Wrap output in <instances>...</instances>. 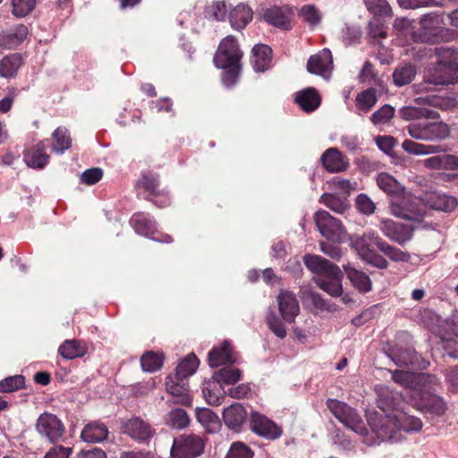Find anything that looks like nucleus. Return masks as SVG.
I'll use <instances>...</instances> for the list:
<instances>
[{
	"instance_id": "1",
	"label": "nucleus",
	"mask_w": 458,
	"mask_h": 458,
	"mask_svg": "<svg viewBox=\"0 0 458 458\" xmlns=\"http://www.w3.org/2000/svg\"><path fill=\"white\" fill-rule=\"evenodd\" d=\"M305 266L314 274L315 284L324 292L333 297L343 293V273L341 269L331 261L318 256L308 254L303 259Z\"/></svg>"
},
{
	"instance_id": "2",
	"label": "nucleus",
	"mask_w": 458,
	"mask_h": 458,
	"mask_svg": "<svg viewBox=\"0 0 458 458\" xmlns=\"http://www.w3.org/2000/svg\"><path fill=\"white\" fill-rule=\"evenodd\" d=\"M416 106H403L399 109V116L405 121L437 119L439 113L428 108L432 106L440 110H449L455 107L458 101L452 96L426 95L414 98Z\"/></svg>"
},
{
	"instance_id": "3",
	"label": "nucleus",
	"mask_w": 458,
	"mask_h": 458,
	"mask_svg": "<svg viewBox=\"0 0 458 458\" xmlns=\"http://www.w3.org/2000/svg\"><path fill=\"white\" fill-rule=\"evenodd\" d=\"M242 55L234 37L227 36L220 42L214 56V63L217 68L225 70L223 81L226 86H232L237 81Z\"/></svg>"
},
{
	"instance_id": "4",
	"label": "nucleus",
	"mask_w": 458,
	"mask_h": 458,
	"mask_svg": "<svg viewBox=\"0 0 458 458\" xmlns=\"http://www.w3.org/2000/svg\"><path fill=\"white\" fill-rule=\"evenodd\" d=\"M418 24L419 28H414L411 34L414 42L437 44L446 40L449 36L443 13H428L419 19Z\"/></svg>"
},
{
	"instance_id": "5",
	"label": "nucleus",
	"mask_w": 458,
	"mask_h": 458,
	"mask_svg": "<svg viewBox=\"0 0 458 458\" xmlns=\"http://www.w3.org/2000/svg\"><path fill=\"white\" fill-rule=\"evenodd\" d=\"M383 239L373 230L365 232L362 235H353L351 239V245L357 251L359 257L372 266L385 269L388 267L387 260L374 250L381 247Z\"/></svg>"
},
{
	"instance_id": "6",
	"label": "nucleus",
	"mask_w": 458,
	"mask_h": 458,
	"mask_svg": "<svg viewBox=\"0 0 458 458\" xmlns=\"http://www.w3.org/2000/svg\"><path fill=\"white\" fill-rule=\"evenodd\" d=\"M389 208L392 215L408 221L420 222L425 214L420 201L404 190L400 195L390 199Z\"/></svg>"
},
{
	"instance_id": "7",
	"label": "nucleus",
	"mask_w": 458,
	"mask_h": 458,
	"mask_svg": "<svg viewBox=\"0 0 458 458\" xmlns=\"http://www.w3.org/2000/svg\"><path fill=\"white\" fill-rule=\"evenodd\" d=\"M327 407L345 428L360 436L367 434V428L361 417L355 409L346 403L336 399H328L327 401Z\"/></svg>"
},
{
	"instance_id": "8",
	"label": "nucleus",
	"mask_w": 458,
	"mask_h": 458,
	"mask_svg": "<svg viewBox=\"0 0 458 458\" xmlns=\"http://www.w3.org/2000/svg\"><path fill=\"white\" fill-rule=\"evenodd\" d=\"M408 134L422 141H440L450 135V127L442 121L411 123L406 127Z\"/></svg>"
},
{
	"instance_id": "9",
	"label": "nucleus",
	"mask_w": 458,
	"mask_h": 458,
	"mask_svg": "<svg viewBox=\"0 0 458 458\" xmlns=\"http://www.w3.org/2000/svg\"><path fill=\"white\" fill-rule=\"evenodd\" d=\"M456 72L457 71L452 68L436 63L427 69L423 81L415 85L416 91L418 93L429 92L432 90V86L455 83L457 81Z\"/></svg>"
},
{
	"instance_id": "10",
	"label": "nucleus",
	"mask_w": 458,
	"mask_h": 458,
	"mask_svg": "<svg viewBox=\"0 0 458 458\" xmlns=\"http://www.w3.org/2000/svg\"><path fill=\"white\" fill-rule=\"evenodd\" d=\"M202 437L196 434H182L175 437L171 447L172 458H196L204 452Z\"/></svg>"
},
{
	"instance_id": "11",
	"label": "nucleus",
	"mask_w": 458,
	"mask_h": 458,
	"mask_svg": "<svg viewBox=\"0 0 458 458\" xmlns=\"http://www.w3.org/2000/svg\"><path fill=\"white\" fill-rule=\"evenodd\" d=\"M367 419L371 430L380 441L395 439V434L400 430L397 415L373 411L368 414Z\"/></svg>"
},
{
	"instance_id": "12",
	"label": "nucleus",
	"mask_w": 458,
	"mask_h": 458,
	"mask_svg": "<svg viewBox=\"0 0 458 458\" xmlns=\"http://www.w3.org/2000/svg\"><path fill=\"white\" fill-rule=\"evenodd\" d=\"M35 428L41 438L51 444L60 441L65 433L64 422L55 414L50 412H43L38 416Z\"/></svg>"
},
{
	"instance_id": "13",
	"label": "nucleus",
	"mask_w": 458,
	"mask_h": 458,
	"mask_svg": "<svg viewBox=\"0 0 458 458\" xmlns=\"http://www.w3.org/2000/svg\"><path fill=\"white\" fill-rule=\"evenodd\" d=\"M314 219L321 235L328 240L339 242L345 234L342 222L325 210L317 211Z\"/></svg>"
},
{
	"instance_id": "14",
	"label": "nucleus",
	"mask_w": 458,
	"mask_h": 458,
	"mask_svg": "<svg viewBox=\"0 0 458 458\" xmlns=\"http://www.w3.org/2000/svg\"><path fill=\"white\" fill-rule=\"evenodd\" d=\"M250 424L255 434L267 440L277 439L283 433L282 428L273 420L257 411L251 413Z\"/></svg>"
},
{
	"instance_id": "15",
	"label": "nucleus",
	"mask_w": 458,
	"mask_h": 458,
	"mask_svg": "<svg viewBox=\"0 0 458 458\" xmlns=\"http://www.w3.org/2000/svg\"><path fill=\"white\" fill-rule=\"evenodd\" d=\"M379 229L386 237L400 245H404L412 238V230L409 226L391 219H381Z\"/></svg>"
},
{
	"instance_id": "16",
	"label": "nucleus",
	"mask_w": 458,
	"mask_h": 458,
	"mask_svg": "<svg viewBox=\"0 0 458 458\" xmlns=\"http://www.w3.org/2000/svg\"><path fill=\"white\" fill-rule=\"evenodd\" d=\"M122 429L124 434L138 442H145L150 439L155 434V429L149 423L140 417H133L124 420L122 424Z\"/></svg>"
},
{
	"instance_id": "17",
	"label": "nucleus",
	"mask_w": 458,
	"mask_h": 458,
	"mask_svg": "<svg viewBox=\"0 0 458 458\" xmlns=\"http://www.w3.org/2000/svg\"><path fill=\"white\" fill-rule=\"evenodd\" d=\"M165 390L172 395V399H168L166 403H178L185 406L191 404V395L190 394L187 384L183 379H178L175 377L168 376L165 381Z\"/></svg>"
},
{
	"instance_id": "18",
	"label": "nucleus",
	"mask_w": 458,
	"mask_h": 458,
	"mask_svg": "<svg viewBox=\"0 0 458 458\" xmlns=\"http://www.w3.org/2000/svg\"><path fill=\"white\" fill-rule=\"evenodd\" d=\"M307 70L309 72L322 76L328 79L333 70V57L328 48L310 57L307 63Z\"/></svg>"
},
{
	"instance_id": "19",
	"label": "nucleus",
	"mask_w": 458,
	"mask_h": 458,
	"mask_svg": "<svg viewBox=\"0 0 458 458\" xmlns=\"http://www.w3.org/2000/svg\"><path fill=\"white\" fill-rule=\"evenodd\" d=\"M279 312L287 323H293L300 312L295 294L288 290H281L276 297Z\"/></svg>"
},
{
	"instance_id": "20",
	"label": "nucleus",
	"mask_w": 458,
	"mask_h": 458,
	"mask_svg": "<svg viewBox=\"0 0 458 458\" xmlns=\"http://www.w3.org/2000/svg\"><path fill=\"white\" fill-rule=\"evenodd\" d=\"M390 357L399 367L411 366L413 368L426 369L428 364L411 349L395 348L391 351Z\"/></svg>"
},
{
	"instance_id": "21",
	"label": "nucleus",
	"mask_w": 458,
	"mask_h": 458,
	"mask_svg": "<svg viewBox=\"0 0 458 458\" xmlns=\"http://www.w3.org/2000/svg\"><path fill=\"white\" fill-rule=\"evenodd\" d=\"M418 409L421 411L429 412L437 416H442L446 411V404L438 395L430 392L418 393Z\"/></svg>"
},
{
	"instance_id": "22",
	"label": "nucleus",
	"mask_w": 458,
	"mask_h": 458,
	"mask_svg": "<svg viewBox=\"0 0 458 458\" xmlns=\"http://www.w3.org/2000/svg\"><path fill=\"white\" fill-rule=\"evenodd\" d=\"M208 364L212 368L236 362V357L228 341L212 348L208 352Z\"/></svg>"
},
{
	"instance_id": "23",
	"label": "nucleus",
	"mask_w": 458,
	"mask_h": 458,
	"mask_svg": "<svg viewBox=\"0 0 458 458\" xmlns=\"http://www.w3.org/2000/svg\"><path fill=\"white\" fill-rule=\"evenodd\" d=\"M322 165L329 173L344 171L349 166V160L337 148H327L320 157Z\"/></svg>"
},
{
	"instance_id": "24",
	"label": "nucleus",
	"mask_w": 458,
	"mask_h": 458,
	"mask_svg": "<svg viewBox=\"0 0 458 458\" xmlns=\"http://www.w3.org/2000/svg\"><path fill=\"white\" fill-rule=\"evenodd\" d=\"M376 390L377 393V406L383 411L395 410L401 405L403 395L400 393L383 385L377 386Z\"/></svg>"
},
{
	"instance_id": "25",
	"label": "nucleus",
	"mask_w": 458,
	"mask_h": 458,
	"mask_svg": "<svg viewBox=\"0 0 458 458\" xmlns=\"http://www.w3.org/2000/svg\"><path fill=\"white\" fill-rule=\"evenodd\" d=\"M45 141H40L24 152L23 159L26 165L34 169L44 168L49 161V156L46 153Z\"/></svg>"
},
{
	"instance_id": "26",
	"label": "nucleus",
	"mask_w": 458,
	"mask_h": 458,
	"mask_svg": "<svg viewBox=\"0 0 458 458\" xmlns=\"http://www.w3.org/2000/svg\"><path fill=\"white\" fill-rule=\"evenodd\" d=\"M109 431L105 423L96 420L86 424L81 430V437L88 443H100L107 439Z\"/></svg>"
},
{
	"instance_id": "27",
	"label": "nucleus",
	"mask_w": 458,
	"mask_h": 458,
	"mask_svg": "<svg viewBox=\"0 0 458 458\" xmlns=\"http://www.w3.org/2000/svg\"><path fill=\"white\" fill-rule=\"evenodd\" d=\"M247 412L244 407L239 403L233 404L224 410L223 420L231 429L240 430L246 420Z\"/></svg>"
},
{
	"instance_id": "28",
	"label": "nucleus",
	"mask_w": 458,
	"mask_h": 458,
	"mask_svg": "<svg viewBox=\"0 0 458 458\" xmlns=\"http://www.w3.org/2000/svg\"><path fill=\"white\" fill-rule=\"evenodd\" d=\"M295 102L302 111L310 113L319 106L321 98L314 88H307L296 93Z\"/></svg>"
},
{
	"instance_id": "29",
	"label": "nucleus",
	"mask_w": 458,
	"mask_h": 458,
	"mask_svg": "<svg viewBox=\"0 0 458 458\" xmlns=\"http://www.w3.org/2000/svg\"><path fill=\"white\" fill-rule=\"evenodd\" d=\"M432 377L423 374H415L404 370H394L392 372V379L400 386L408 389H417L420 384L426 381L427 378Z\"/></svg>"
},
{
	"instance_id": "30",
	"label": "nucleus",
	"mask_w": 458,
	"mask_h": 458,
	"mask_svg": "<svg viewBox=\"0 0 458 458\" xmlns=\"http://www.w3.org/2000/svg\"><path fill=\"white\" fill-rule=\"evenodd\" d=\"M271 58L272 49L268 46L256 45L252 48L250 64L256 72H264L268 68Z\"/></svg>"
},
{
	"instance_id": "31",
	"label": "nucleus",
	"mask_w": 458,
	"mask_h": 458,
	"mask_svg": "<svg viewBox=\"0 0 458 458\" xmlns=\"http://www.w3.org/2000/svg\"><path fill=\"white\" fill-rule=\"evenodd\" d=\"M402 148L405 152L416 156H426L447 151V148L442 145H426L411 140H404L402 143Z\"/></svg>"
},
{
	"instance_id": "32",
	"label": "nucleus",
	"mask_w": 458,
	"mask_h": 458,
	"mask_svg": "<svg viewBox=\"0 0 458 458\" xmlns=\"http://www.w3.org/2000/svg\"><path fill=\"white\" fill-rule=\"evenodd\" d=\"M291 17L292 13L289 10L276 6L267 9L264 13V19L267 22L284 30L289 29Z\"/></svg>"
},
{
	"instance_id": "33",
	"label": "nucleus",
	"mask_w": 458,
	"mask_h": 458,
	"mask_svg": "<svg viewBox=\"0 0 458 458\" xmlns=\"http://www.w3.org/2000/svg\"><path fill=\"white\" fill-rule=\"evenodd\" d=\"M27 35L28 28L21 24L7 32L0 34V47L14 48L25 39Z\"/></svg>"
},
{
	"instance_id": "34",
	"label": "nucleus",
	"mask_w": 458,
	"mask_h": 458,
	"mask_svg": "<svg viewBox=\"0 0 458 458\" xmlns=\"http://www.w3.org/2000/svg\"><path fill=\"white\" fill-rule=\"evenodd\" d=\"M422 163L426 168L432 170L458 168V157L450 154L433 156L424 159Z\"/></svg>"
},
{
	"instance_id": "35",
	"label": "nucleus",
	"mask_w": 458,
	"mask_h": 458,
	"mask_svg": "<svg viewBox=\"0 0 458 458\" xmlns=\"http://www.w3.org/2000/svg\"><path fill=\"white\" fill-rule=\"evenodd\" d=\"M344 268L352 286L360 293H368L371 290L372 282L366 273L349 266H344Z\"/></svg>"
},
{
	"instance_id": "36",
	"label": "nucleus",
	"mask_w": 458,
	"mask_h": 458,
	"mask_svg": "<svg viewBox=\"0 0 458 458\" xmlns=\"http://www.w3.org/2000/svg\"><path fill=\"white\" fill-rule=\"evenodd\" d=\"M229 20L234 30H242L252 20V11L245 4H238L230 12Z\"/></svg>"
},
{
	"instance_id": "37",
	"label": "nucleus",
	"mask_w": 458,
	"mask_h": 458,
	"mask_svg": "<svg viewBox=\"0 0 458 458\" xmlns=\"http://www.w3.org/2000/svg\"><path fill=\"white\" fill-rule=\"evenodd\" d=\"M21 65L22 58L19 54L8 55L0 61V76L6 79L13 78Z\"/></svg>"
},
{
	"instance_id": "38",
	"label": "nucleus",
	"mask_w": 458,
	"mask_h": 458,
	"mask_svg": "<svg viewBox=\"0 0 458 458\" xmlns=\"http://www.w3.org/2000/svg\"><path fill=\"white\" fill-rule=\"evenodd\" d=\"M59 354L66 360L82 357L87 352L86 345L77 340H65L58 349Z\"/></svg>"
},
{
	"instance_id": "39",
	"label": "nucleus",
	"mask_w": 458,
	"mask_h": 458,
	"mask_svg": "<svg viewBox=\"0 0 458 458\" xmlns=\"http://www.w3.org/2000/svg\"><path fill=\"white\" fill-rule=\"evenodd\" d=\"M377 186L385 191L391 199L400 195L403 188L402 185L390 174L382 173L377 177Z\"/></svg>"
},
{
	"instance_id": "40",
	"label": "nucleus",
	"mask_w": 458,
	"mask_h": 458,
	"mask_svg": "<svg viewBox=\"0 0 458 458\" xmlns=\"http://www.w3.org/2000/svg\"><path fill=\"white\" fill-rule=\"evenodd\" d=\"M131 224L137 233L147 237H150L156 232V222L141 213L134 214Z\"/></svg>"
},
{
	"instance_id": "41",
	"label": "nucleus",
	"mask_w": 458,
	"mask_h": 458,
	"mask_svg": "<svg viewBox=\"0 0 458 458\" xmlns=\"http://www.w3.org/2000/svg\"><path fill=\"white\" fill-rule=\"evenodd\" d=\"M417 74L416 67L411 64L397 66L393 72L394 85L403 87L411 83Z\"/></svg>"
},
{
	"instance_id": "42",
	"label": "nucleus",
	"mask_w": 458,
	"mask_h": 458,
	"mask_svg": "<svg viewBox=\"0 0 458 458\" xmlns=\"http://www.w3.org/2000/svg\"><path fill=\"white\" fill-rule=\"evenodd\" d=\"M241 375L242 372L237 368L224 367L213 374L212 379L218 385H233L240 380Z\"/></svg>"
},
{
	"instance_id": "43",
	"label": "nucleus",
	"mask_w": 458,
	"mask_h": 458,
	"mask_svg": "<svg viewBox=\"0 0 458 458\" xmlns=\"http://www.w3.org/2000/svg\"><path fill=\"white\" fill-rule=\"evenodd\" d=\"M302 298L305 301H310L318 310L331 312L336 310V306L335 304L330 303L327 300L324 299L320 293L312 290H305L302 293Z\"/></svg>"
},
{
	"instance_id": "44",
	"label": "nucleus",
	"mask_w": 458,
	"mask_h": 458,
	"mask_svg": "<svg viewBox=\"0 0 458 458\" xmlns=\"http://www.w3.org/2000/svg\"><path fill=\"white\" fill-rule=\"evenodd\" d=\"M435 53L438 58L437 64L458 72V51L445 47H439L435 48Z\"/></svg>"
},
{
	"instance_id": "45",
	"label": "nucleus",
	"mask_w": 458,
	"mask_h": 458,
	"mask_svg": "<svg viewBox=\"0 0 458 458\" xmlns=\"http://www.w3.org/2000/svg\"><path fill=\"white\" fill-rule=\"evenodd\" d=\"M199 360L194 354L188 355L175 369L174 377L178 379H184L195 373L199 367Z\"/></svg>"
},
{
	"instance_id": "46",
	"label": "nucleus",
	"mask_w": 458,
	"mask_h": 458,
	"mask_svg": "<svg viewBox=\"0 0 458 458\" xmlns=\"http://www.w3.org/2000/svg\"><path fill=\"white\" fill-rule=\"evenodd\" d=\"M319 201L329 209L338 214H344L350 208V204L347 199H343L330 193H324L320 197Z\"/></svg>"
},
{
	"instance_id": "47",
	"label": "nucleus",
	"mask_w": 458,
	"mask_h": 458,
	"mask_svg": "<svg viewBox=\"0 0 458 458\" xmlns=\"http://www.w3.org/2000/svg\"><path fill=\"white\" fill-rule=\"evenodd\" d=\"M377 90L368 89L356 97V107L360 113H368L377 103Z\"/></svg>"
},
{
	"instance_id": "48",
	"label": "nucleus",
	"mask_w": 458,
	"mask_h": 458,
	"mask_svg": "<svg viewBox=\"0 0 458 458\" xmlns=\"http://www.w3.org/2000/svg\"><path fill=\"white\" fill-rule=\"evenodd\" d=\"M165 423L173 428L182 429L190 423L187 412L182 409H174L165 416Z\"/></svg>"
},
{
	"instance_id": "49",
	"label": "nucleus",
	"mask_w": 458,
	"mask_h": 458,
	"mask_svg": "<svg viewBox=\"0 0 458 458\" xmlns=\"http://www.w3.org/2000/svg\"><path fill=\"white\" fill-rule=\"evenodd\" d=\"M202 392L207 402L211 405H219L222 400V393L217 383L214 379L206 380L202 386Z\"/></svg>"
},
{
	"instance_id": "50",
	"label": "nucleus",
	"mask_w": 458,
	"mask_h": 458,
	"mask_svg": "<svg viewBox=\"0 0 458 458\" xmlns=\"http://www.w3.org/2000/svg\"><path fill=\"white\" fill-rule=\"evenodd\" d=\"M196 416L199 422L209 432H216L220 428L218 417L209 409L198 410Z\"/></svg>"
},
{
	"instance_id": "51",
	"label": "nucleus",
	"mask_w": 458,
	"mask_h": 458,
	"mask_svg": "<svg viewBox=\"0 0 458 458\" xmlns=\"http://www.w3.org/2000/svg\"><path fill=\"white\" fill-rule=\"evenodd\" d=\"M164 356L152 351L147 352L141 356V368L146 372H154L158 370L163 365Z\"/></svg>"
},
{
	"instance_id": "52",
	"label": "nucleus",
	"mask_w": 458,
	"mask_h": 458,
	"mask_svg": "<svg viewBox=\"0 0 458 458\" xmlns=\"http://www.w3.org/2000/svg\"><path fill=\"white\" fill-rule=\"evenodd\" d=\"M55 143L52 145V150L57 154L64 153L71 147V138L67 134V130L64 127H58L52 134Z\"/></svg>"
},
{
	"instance_id": "53",
	"label": "nucleus",
	"mask_w": 458,
	"mask_h": 458,
	"mask_svg": "<svg viewBox=\"0 0 458 458\" xmlns=\"http://www.w3.org/2000/svg\"><path fill=\"white\" fill-rule=\"evenodd\" d=\"M379 250L394 262H409L411 259L410 253L388 244L384 240Z\"/></svg>"
},
{
	"instance_id": "54",
	"label": "nucleus",
	"mask_w": 458,
	"mask_h": 458,
	"mask_svg": "<svg viewBox=\"0 0 458 458\" xmlns=\"http://www.w3.org/2000/svg\"><path fill=\"white\" fill-rule=\"evenodd\" d=\"M399 429L406 432L419 431L422 428L421 420L414 416L408 415L405 412H400L397 415Z\"/></svg>"
},
{
	"instance_id": "55",
	"label": "nucleus",
	"mask_w": 458,
	"mask_h": 458,
	"mask_svg": "<svg viewBox=\"0 0 458 458\" xmlns=\"http://www.w3.org/2000/svg\"><path fill=\"white\" fill-rule=\"evenodd\" d=\"M25 377L22 375L7 377L0 381V393H12L23 388Z\"/></svg>"
},
{
	"instance_id": "56",
	"label": "nucleus",
	"mask_w": 458,
	"mask_h": 458,
	"mask_svg": "<svg viewBox=\"0 0 458 458\" xmlns=\"http://www.w3.org/2000/svg\"><path fill=\"white\" fill-rule=\"evenodd\" d=\"M369 13L377 16H392V9L386 0H364Z\"/></svg>"
},
{
	"instance_id": "57",
	"label": "nucleus",
	"mask_w": 458,
	"mask_h": 458,
	"mask_svg": "<svg viewBox=\"0 0 458 458\" xmlns=\"http://www.w3.org/2000/svg\"><path fill=\"white\" fill-rule=\"evenodd\" d=\"M254 452L243 442H233L225 458H253Z\"/></svg>"
},
{
	"instance_id": "58",
	"label": "nucleus",
	"mask_w": 458,
	"mask_h": 458,
	"mask_svg": "<svg viewBox=\"0 0 458 458\" xmlns=\"http://www.w3.org/2000/svg\"><path fill=\"white\" fill-rule=\"evenodd\" d=\"M266 322L268 328L280 339H284L287 333L282 320L276 315V313L269 310L266 317Z\"/></svg>"
},
{
	"instance_id": "59",
	"label": "nucleus",
	"mask_w": 458,
	"mask_h": 458,
	"mask_svg": "<svg viewBox=\"0 0 458 458\" xmlns=\"http://www.w3.org/2000/svg\"><path fill=\"white\" fill-rule=\"evenodd\" d=\"M355 207L360 213L365 216H370L375 213L376 204L365 193H360L355 199Z\"/></svg>"
},
{
	"instance_id": "60",
	"label": "nucleus",
	"mask_w": 458,
	"mask_h": 458,
	"mask_svg": "<svg viewBox=\"0 0 458 458\" xmlns=\"http://www.w3.org/2000/svg\"><path fill=\"white\" fill-rule=\"evenodd\" d=\"M36 0H12V13L16 17H25L34 8Z\"/></svg>"
},
{
	"instance_id": "61",
	"label": "nucleus",
	"mask_w": 458,
	"mask_h": 458,
	"mask_svg": "<svg viewBox=\"0 0 458 458\" xmlns=\"http://www.w3.org/2000/svg\"><path fill=\"white\" fill-rule=\"evenodd\" d=\"M227 8L225 2H214L208 5L205 10V16L216 21H224L226 15Z\"/></svg>"
},
{
	"instance_id": "62",
	"label": "nucleus",
	"mask_w": 458,
	"mask_h": 458,
	"mask_svg": "<svg viewBox=\"0 0 458 458\" xmlns=\"http://www.w3.org/2000/svg\"><path fill=\"white\" fill-rule=\"evenodd\" d=\"M394 114V107L385 105L372 114L370 120L375 125L385 124L393 118Z\"/></svg>"
},
{
	"instance_id": "63",
	"label": "nucleus",
	"mask_w": 458,
	"mask_h": 458,
	"mask_svg": "<svg viewBox=\"0 0 458 458\" xmlns=\"http://www.w3.org/2000/svg\"><path fill=\"white\" fill-rule=\"evenodd\" d=\"M301 16L310 25H317L320 22L321 16L314 5H304L300 10Z\"/></svg>"
},
{
	"instance_id": "64",
	"label": "nucleus",
	"mask_w": 458,
	"mask_h": 458,
	"mask_svg": "<svg viewBox=\"0 0 458 458\" xmlns=\"http://www.w3.org/2000/svg\"><path fill=\"white\" fill-rule=\"evenodd\" d=\"M103 177V170L98 167H93L85 170L81 175V182L87 185L97 183Z\"/></svg>"
}]
</instances>
